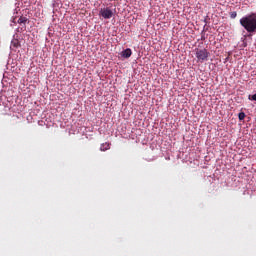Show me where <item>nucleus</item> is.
<instances>
[{"mask_svg":"<svg viewBox=\"0 0 256 256\" xmlns=\"http://www.w3.org/2000/svg\"><path fill=\"white\" fill-rule=\"evenodd\" d=\"M240 25L247 33H256V13L248 14L239 20Z\"/></svg>","mask_w":256,"mask_h":256,"instance_id":"obj_1","label":"nucleus"},{"mask_svg":"<svg viewBox=\"0 0 256 256\" xmlns=\"http://www.w3.org/2000/svg\"><path fill=\"white\" fill-rule=\"evenodd\" d=\"M195 56L198 62L203 63L208 60L209 52L207 49H195Z\"/></svg>","mask_w":256,"mask_h":256,"instance_id":"obj_2","label":"nucleus"},{"mask_svg":"<svg viewBox=\"0 0 256 256\" xmlns=\"http://www.w3.org/2000/svg\"><path fill=\"white\" fill-rule=\"evenodd\" d=\"M98 15L102 17L104 20H110L112 17H114V10L110 7H104L101 8Z\"/></svg>","mask_w":256,"mask_h":256,"instance_id":"obj_3","label":"nucleus"},{"mask_svg":"<svg viewBox=\"0 0 256 256\" xmlns=\"http://www.w3.org/2000/svg\"><path fill=\"white\" fill-rule=\"evenodd\" d=\"M132 54L133 52L131 51V49H125L122 51V57L125 59H129Z\"/></svg>","mask_w":256,"mask_h":256,"instance_id":"obj_4","label":"nucleus"},{"mask_svg":"<svg viewBox=\"0 0 256 256\" xmlns=\"http://www.w3.org/2000/svg\"><path fill=\"white\" fill-rule=\"evenodd\" d=\"M27 22H28V18L27 17L21 16L18 19V24L19 25H24V27L26 26Z\"/></svg>","mask_w":256,"mask_h":256,"instance_id":"obj_5","label":"nucleus"},{"mask_svg":"<svg viewBox=\"0 0 256 256\" xmlns=\"http://www.w3.org/2000/svg\"><path fill=\"white\" fill-rule=\"evenodd\" d=\"M100 150H101V152H106V151H108V150H110V143H103L102 145H101V148H100Z\"/></svg>","mask_w":256,"mask_h":256,"instance_id":"obj_6","label":"nucleus"},{"mask_svg":"<svg viewBox=\"0 0 256 256\" xmlns=\"http://www.w3.org/2000/svg\"><path fill=\"white\" fill-rule=\"evenodd\" d=\"M245 117H246L245 112H240V113L238 114V118H239L240 121L245 120Z\"/></svg>","mask_w":256,"mask_h":256,"instance_id":"obj_7","label":"nucleus"},{"mask_svg":"<svg viewBox=\"0 0 256 256\" xmlns=\"http://www.w3.org/2000/svg\"><path fill=\"white\" fill-rule=\"evenodd\" d=\"M236 17H237V12L236 11L230 12V18L236 19Z\"/></svg>","mask_w":256,"mask_h":256,"instance_id":"obj_8","label":"nucleus"},{"mask_svg":"<svg viewBox=\"0 0 256 256\" xmlns=\"http://www.w3.org/2000/svg\"><path fill=\"white\" fill-rule=\"evenodd\" d=\"M249 101H256V94L248 96Z\"/></svg>","mask_w":256,"mask_h":256,"instance_id":"obj_9","label":"nucleus"}]
</instances>
